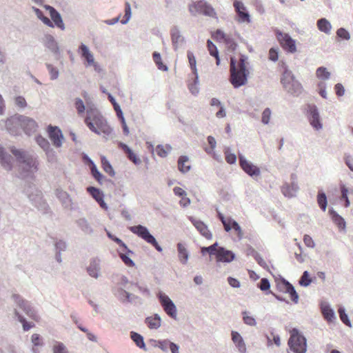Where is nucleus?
Masks as SVG:
<instances>
[{"instance_id": "obj_33", "label": "nucleus", "mask_w": 353, "mask_h": 353, "mask_svg": "<svg viewBox=\"0 0 353 353\" xmlns=\"http://www.w3.org/2000/svg\"><path fill=\"white\" fill-rule=\"evenodd\" d=\"M178 256L182 264H186L189 258V252L183 243H178L176 245Z\"/></svg>"}, {"instance_id": "obj_14", "label": "nucleus", "mask_w": 353, "mask_h": 353, "mask_svg": "<svg viewBox=\"0 0 353 353\" xmlns=\"http://www.w3.org/2000/svg\"><path fill=\"white\" fill-rule=\"evenodd\" d=\"M239 163L241 169L250 176L254 178L260 175V168L257 165H254L252 162L248 161L246 158L240 153H239Z\"/></svg>"}, {"instance_id": "obj_29", "label": "nucleus", "mask_w": 353, "mask_h": 353, "mask_svg": "<svg viewBox=\"0 0 353 353\" xmlns=\"http://www.w3.org/2000/svg\"><path fill=\"white\" fill-rule=\"evenodd\" d=\"M114 295L123 303H131L132 298H137V296L125 291L122 288H118L114 292Z\"/></svg>"}, {"instance_id": "obj_47", "label": "nucleus", "mask_w": 353, "mask_h": 353, "mask_svg": "<svg viewBox=\"0 0 353 353\" xmlns=\"http://www.w3.org/2000/svg\"><path fill=\"white\" fill-rule=\"evenodd\" d=\"M241 314H242L243 323L245 324L250 325V326H255L256 325V321L255 319L253 316H250L249 312L243 311L241 312Z\"/></svg>"}, {"instance_id": "obj_32", "label": "nucleus", "mask_w": 353, "mask_h": 353, "mask_svg": "<svg viewBox=\"0 0 353 353\" xmlns=\"http://www.w3.org/2000/svg\"><path fill=\"white\" fill-rule=\"evenodd\" d=\"M145 323L150 329L157 330L161 325V319L158 314H154L153 316L146 317Z\"/></svg>"}, {"instance_id": "obj_11", "label": "nucleus", "mask_w": 353, "mask_h": 353, "mask_svg": "<svg viewBox=\"0 0 353 353\" xmlns=\"http://www.w3.org/2000/svg\"><path fill=\"white\" fill-rule=\"evenodd\" d=\"M276 39L281 47L289 53H294L296 50L295 40L288 33H285L280 30H275Z\"/></svg>"}, {"instance_id": "obj_35", "label": "nucleus", "mask_w": 353, "mask_h": 353, "mask_svg": "<svg viewBox=\"0 0 353 353\" xmlns=\"http://www.w3.org/2000/svg\"><path fill=\"white\" fill-rule=\"evenodd\" d=\"M310 114L312 119L311 121V125H312V127L316 130L321 129L323 125L321 122L320 115L315 107L310 108Z\"/></svg>"}, {"instance_id": "obj_42", "label": "nucleus", "mask_w": 353, "mask_h": 353, "mask_svg": "<svg viewBox=\"0 0 353 353\" xmlns=\"http://www.w3.org/2000/svg\"><path fill=\"white\" fill-rule=\"evenodd\" d=\"M258 288L266 294H271L272 291L270 290V283L267 278H262L257 284Z\"/></svg>"}, {"instance_id": "obj_5", "label": "nucleus", "mask_w": 353, "mask_h": 353, "mask_svg": "<svg viewBox=\"0 0 353 353\" xmlns=\"http://www.w3.org/2000/svg\"><path fill=\"white\" fill-rule=\"evenodd\" d=\"M281 83L284 90L294 97H298L303 91L301 84L295 79L294 74L287 68H285L282 74Z\"/></svg>"}, {"instance_id": "obj_38", "label": "nucleus", "mask_w": 353, "mask_h": 353, "mask_svg": "<svg viewBox=\"0 0 353 353\" xmlns=\"http://www.w3.org/2000/svg\"><path fill=\"white\" fill-rule=\"evenodd\" d=\"M51 21L53 23V27L55 26L61 30L65 29V25L63 23L62 17L60 13L56 10L50 14Z\"/></svg>"}, {"instance_id": "obj_43", "label": "nucleus", "mask_w": 353, "mask_h": 353, "mask_svg": "<svg viewBox=\"0 0 353 353\" xmlns=\"http://www.w3.org/2000/svg\"><path fill=\"white\" fill-rule=\"evenodd\" d=\"M318 28L320 31L325 33H330L332 26L327 19L325 18L320 19L317 23Z\"/></svg>"}, {"instance_id": "obj_12", "label": "nucleus", "mask_w": 353, "mask_h": 353, "mask_svg": "<svg viewBox=\"0 0 353 353\" xmlns=\"http://www.w3.org/2000/svg\"><path fill=\"white\" fill-rule=\"evenodd\" d=\"M276 288L279 292L289 294L292 302L296 303L299 300V295L294 287L286 279L281 277L276 281Z\"/></svg>"}, {"instance_id": "obj_16", "label": "nucleus", "mask_w": 353, "mask_h": 353, "mask_svg": "<svg viewBox=\"0 0 353 353\" xmlns=\"http://www.w3.org/2000/svg\"><path fill=\"white\" fill-rule=\"evenodd\" d=\"M233 6L236 13V19L239 23H250V15L243 2L239 0H234Z\"/></svg>"}, {"instance_id": "obj_22", "label": "nucleus", "mask_w": 353, "mask_h": 353, "mask_svg": "<svg viewBox=\"0 0 353 353\" xmlns=\"http://www.w3.org/2000/svg\"><path fill=\"white\" fill-rule=\"evenodd\" d=\"M291 178L292 180H294L296 175L294 174H292ZM298 190L299 187L294 181H292L291 183H285L281 188L282 193L285 196L288 198L295 196Z\"/></svg>"}, {"instance_id": "obj_36", "label": "nucleus", "mask_w": 353, "mask_h": 353, "mask_svg": "<svg viewBox=\"0 0 353 353\" xmlns=\"http://www.w3.org/2000/svg\"><path fill=\"white\" fill-rule=\"evenodd\" d=\"M14 316L17 318V320L22 324L23 330L24 331H28L34 326V324L32 322L28 321L17 310H14Z\"/></svg>"}, {"instance_id": "obj_41", "label": "nucleus", "mask_w": 353, "mask_h": 353, "mask_svg": "<svg viewBox=\"0 0 353 353\" xmlns=\"http://www.w3.org/2000/svg\"><path fill=\"white\" fill-rule=\"evenodd\" d=\"M87 192L97 202L100 198L104 197L103 192L98 188L94 186H88L86 188Z\"/></svg>"}, {"instance_id": "obj_25", "label": "nucleus", "mask_w": 353, "mask_h": 353, "mask_svg": "<svg viewBox=\"0 0 353 353\" xmlns=\"http://www.w3.org/2000/svg\"><path fill=\"white\" fill-rule=\"evenodd\" d=\"M12 157L5 149L0 145V163L6 170H11L12 168Z\"/></svg>"}, {"instance_id": "obj_57", "label": "nucleus", "mask_w": 353, "mask_h": 353, "mask_svg": "<svg viewBox=\"0 0 353 353\" xmlns=\"http://www.w3.org/2000/svg\"><path fill=\"white\" fill-rule=\"evenodd\" d=\"M339 318L342 322L350 327H352L351 321L348 319L346 312L343 307H339Z\"/></svg>"}, {"instance_id": "obj_61", "label": "nucleus", "mask_w": 353, "mask_h": 353, "mask_svg": "<svg viewBox=\"0 0 353 353\" xmlns=\"http://www.w3.org/2000/svg\"><path fill=\"white\" fill-rule=\"evenodd\" d=\"M198 83H199V79H197V81H196V76H194L192 82L188 85V88L190 90V92L193 95H196L199 93V90L198 88Z\"/></svg>"}, {"instance_id": "obj_27", "label": "nucleus", "mask_w": 353, "mask_h": 353, "mask_svg": "<svg viewBox=\"0 0 353 353\" xmlns=\"http://www.w3.org/2000/svg\"><path fill=\"white\" fill-rule=\"evenodd\" d=\"M75 223L84 234L92 235L94 233V229L91 223L85 218H79L76 220Z\"/></svg>"}, {"instance_id": "obj_20", "label": "nucleus", "mask_w": 353, "mask_h": 353, "mask_svg": "<svg viewBox=\"0 0 353 353\" xmlns=\"http://www.w3.org/2000/svg\"><path fill=\"white\" fill-rule=\"evenodd\" d=\"M235 257L236 255L232 250H229L223 246L218 248V252L216 256L217 263H229L234 261Z\"/></svg>"}, {"instance_id": "obj_51", "label": "nucleus", "mask_w": 353, "mask_h": 353, "mask_svg": "<svg viewBox=\"0 0 353 353\" xmlns=\"http://www.w3.org/2000/svg\"><path fill=\"white\" fill-rule=\"evenodd\" d=\"M46 68L50 76L51 80H55L59 77V72L57 67L50 63H46Z\"/></svg>"}, {"instance_id": "obj_3", "label": "nucleus", "mask_w": 353, "mask_h": 353, "mask_svg": "<svg viewBox=\"0 0 353 353\" xmlns=\"http://www.w3.org/2000/svg\"><path fill=\"white\" fill-rule=\"evenodd\" d=\"M23 192L38 210L43 214H48L50 212L48 204L43 199L42 192L36 187L35 184L26 181Z\"/></svg>"}, {"instance_id": "obj_15", "label": "nucleus", "mask_w": 353, "mask_h": 353, "mask_svg": "<svg viewBox=\"0 0 353 353\" xmlns=\"http://www.w3.org/2000/svg\"><path fill=\"white\" fill-rule=\"evenodd\" d=\"M47 133L54 147H61L63 141L64 140V137L62 131L58 126L49 125L47 127Z\"/></svg>"}, {"instance_id": "obj_48", "label": "nucleus", "mask_w": 353, "mask_h": 353, "mask_svg": "<svg viewBox=\"0 0 353 353\" xmlns=\"http://www.w3.org/2000/svg\"><path fill=\"white\" fill-rule=\"evenodd\" d=\"M317 201L321 209L325 211L327 207V199L325 194L319 192L317 196Z\"/></svg>"}, {"instance_id": "obj_59", "label": "nucleus", "mask_w": 353, "mask_h": 353, "mask_svg": "<svg viewBox=\"0 0 353 353\" xmlns=\"http://www.w3.org/2000/svg\"><path fill=\"white\" fill-rule=\"evenodd\" d=\"M316 76L322 79H327L330 77V74L326 68L321 67L317 69L316 72Z\"/></svg>"}, {"instance_id": "obj_49", "label": "nucleus", "mask_w": 353, "mask_h": 353, "mask_svg": "<svg viewBox=\"0 0 353 353\" xmlns=\"http://www.w3.org/2000/svg\"><path fill=\"white\" fill-rule=\"evenodd\" d=\"M52 239L54 241V249L55 251L57 252H63L67 248V243L65 241L62 239H57L54 237L51 236Z\"/></svg>"}, {"instance_id": "obj_39", "label": "nucleus", "mask_w": 353, "mask_h": 353, "mask_svg": "<svg viewBox=\"0 0 353 353\" xmlns=\"http://www.w3.org/2000/svg\"><path fill=\"white\" fill-rule=\"evenodd\" d=\"M187 57L188 59V61L190 63V69L194 76H196V81L199 79V74L196 69V58L194 55V53L192 51L188 50L187 52Z\"/></svg>"}, {"instance_id": "obj_26", "label": "nucleus", "mask_w": 353, "mask_h": 353, "mask_svg": "<svg viewBox=\"0 0 353 353\" xmlns=\"http://www.w3.org/2000/svg\"><path fill=\"white\" fill-rule=\"evenodd\" d=\"M170 36L174 50H176L178 45L179 43H183L185 41V39L181 34L180 30L176 26L172 27L170 30Z\"/></svg>"}, {"instance_id": "obj_56", "label": "nucleus", "mask_w": 353, "mask_h": 353, "mask_svg": "<svg viewBox=\"0 0 353 353\" xmlns=\"http://www.w3.org/2000/svg\"><path fill=\"white\" fill-rule=\"evenodd\" d=\"M212 37H213L214 39L219 41H225L226 39L228 37V36H227L225 33L221 29H217L216 30H215L212 33Z\"/></svg>"}, {"instance_id": "obj_10", "label": "nucleus", "mask_w": 353, "mask_h": 353, "mask_svg": "<svg viewBox=\"0 0 353 353\" xmlns=\"http://www.w3.org/2000/svg\"><path fill=\"white\" fill-rule=\"evenodd\" d=\"M157 297L165 312L172 319H176L177 309L174 303L162 291H159Z\"/></svg>"}, {"instance_id": "obj_44", "label": "nucleus", "mask_w": 353, "mask_h": 353, "mask_svg": "<svg viewBox=\"0 0 353 353\" xmlns=\"http://www.w3.org/2000/svg\"><path fill=\"white\" fill-rule=\"evenodd\" d=\"M188 161L187 156H180L178 159V168L182 173H186L190 170V165H185V163Z\"/></svg>"}, {"instance_id": "obj_40", "label": "nucleus", "mask_w": 353, "mask_h": 353, "mask_svg": "<svg viewBox=\"0 0 353 353\" xmlns=\"http://www.w3.org/2000/svg\"><path fill=\"white\" fill-rule=\"evenodd\" d=\"M101 167L103 170L108 174L110 176H114L115 175V172L110 164V161L107 159V158L104 156L101 157Z\"/></svg>"}, {"instance_id": "obj_45", "label": "nucleus", "mask_w": 353, "mask_h": 353, "mask_svg": "<svg viewBox=\"0 0 353 353\" xmlns=\"http://www.w3.org/2000/svg\"><path fill=\"white\" fill-rule=\"evenodd\" d=\"M35 141L44 150H47L49 148H50V144L48 141V140L43 137H42L41 134H39L36 136Z\"/></svg>"}, {"instance_id": "obj_34", "label": "nucleus", "mask_w": 353, "mask_h": 353, "mask_svg": "<svg viewBox=\"0 0 353 353\" xmlns=\"http://www.w3.org/2000/svg\"><path fill=\"white\" fill-rule=\"evenodd\" d=\"M130 339L138 347L145 351L147 350L146 345L144 342V339L142 335L136 332L132 331L130 332Z\"/></svg>"}, {"instance_id": "obj_8", "label": "nucleus", "mask_w": 353, "mask_h": 353, "mask_svg": "<svg viewBox=\"0 0 353 353\" xmlns=\"http://www.w3.org/2000/svg\"><path fill=\"white\" fill-rule=\"evenodd\" d=\"M12 299L17 306L20 307L28 317L34 321L38 320L39 317L37 312L30 301L24 299L19 294H13L12 295Z\"/></svg>"}, {"instance_id": "obj_7", "label": "nucleus", "mask_w": 353, "mask_h": 353, "mask_svg": "<svg viewBox=\"0 0 353 353\" xmlns=\"http://www.w3.org/2000/svg\"><path fill=\"white\" fill-rule=\"evenodd\" d=\"M128 230L152 245L158 252H162V247L159 244L155 237L150 232L147 227L137 225L129 227Z\"/></svg>"}, {"instance_id": "obj_31", "label": "nucleus", "mask_w": 353, "mask_h": 353, "mask_svg": "<svg viewBox=\"0 0 353 353\" xmlns=\"http://www.w3.org/2000/svg\"><path fill=\"white\" fill-rule=\"evenodd\" d=\"M329 214L332 218V222L336 224L338 228L341 230H345L346 228L345 219L333 209L329 210Z\"/></svg>"}, {"instance_id": "obj_52", "label": "nucleus", "mask_w": 353, "mask_h": 353, "mask_svg": "<svg viewBox=\"0 0 353 353\" xmlns=\"http://www.w3.org/2000/svg\"><path fill=\"white\" fill-rule=\"evenodd\" d=\"M225 161L229 164H234L236 161V156L230 152V148H225L224 150Z\"/></svg>"}, {"instance_id": "obj_30", "label": "nucleus", "mask_w": 353, "mask_h": 353, "mask_svg": "<svg viewBox=\"0 0 353 353\" xmlns=\"http://www.w3.org/2000/svg\"><path fill=\"white\" fill-rule=\"evenodd\" d=\"M320 307L323 316L327 321L332 322L335 319L334 311L327 303H321Z\"/></svg>"}, {"instance_id": "obj_58", "label": "nucleus", "mask_w": 353, "mask_h": 353, "mask_svg": "<svg viewBox=\"0 0 353 353\" xmlns=\"http://www.w3.org/2000/svg\"><path fill=\"white\" fill-rule=\"evenodd\" d=\"M108 99L110 101V102L112 103L114 110L115 111L116 114H121V108L119 105V104L117 102L115 98L110 94L108 93Z\"/></svg>"}, {"instance_id": "obj_63", "label": "nucleus", "mask_w": 353, "mask_h": 353, "mask_svg": "<svg viewBox=\"0 0 353 353\" xmlns=\"http://www.w3.org/2000/svg\"><path fill=\"white\" fill-rule=\"evenodd\" d=\"M269 59L276 62L279 59V48L272 47L269 50Z\"/></svg>"}, {"instance_id": "obj_50", "label": "nucleus", "mask_w": 353, "mask_h": 353, "mask_svg": "<svg viewBox=\"0 0 353 353\" xmlns=\"http://www.w3.org/2000/svg\"><path fill=\"white\" fill-rule=\"evenodd\" d=\"M340 190H341L340 200L344 201H345L344 206L345 208H348L349 205H350V200L347 196V193H348L347 188H346L345 185H341Z\"/></svg>"}, {"instance_id": "obj_62", "label": "nucleus", "mask_w": 353, "mask_h": 353, "mask_svg": "<svg viewBox=\"0 0 353 353\" xmlns=\"http://www.w3.org/2000/svg\"><path fill=\"white\" fill-rule=\"evenodd\" d=\"M299 283L300 285L303 287L309 286V271L305 270L299 280Z\"/></svg>"}, {"instance_id": "obj_2", "label": "nucleus", "mask_w": 353, "mask_h": 353, "mask_svg": "<svg viewBox=\"0 0 353 353\" xmlns=\"http://www.w3.org/2000/svg\"><path fill=\"white\" fill-rule=\"evenodd\" d=\"M84 122L87 127L97 134L103 133L109 136L112 132V128L108 124L106 119L95 107L88 108Z\"/></svg>"}, {"instance_id": "obj_18", "label": "nucleus", "mask_w": 353, "mask_h": 353, "mask_svg": "<svg viewBox=\"0 0 353 353\" xmlns=\"http://www.w3.org/2000/svg\"><path fill=\"white\" fill-rule=\"evenodd\" d=\"M21 130L28 136L36 132L38 128L37 123L32 118L21 115Z\"/></svg>"}, {"instance_id": "obj_1", "label": "nucleus", "mask_w": 353, "mask_h": 353, "mask_svg": "<svg viewBox=\"0 0 353 353\" xmlns=\"http://www.w3.org/2000/svg\"><path fill=\"white\" fill-rule=\"evenodd\" d=\"M10 152L19 163V174L22 178L31 176L38 171L39 161L37 156L15 147H12Z\"/></svg>"}, {"instance_id": "obj_4", "label": "nucleus", "mask_w": 353, "mask_h": 353, "mask_svg": "<svg viewBox=\"0 0 353 353\" xmlns=\"http://www.w3.org/2000/svg\"><path fill=\"white\" fill-rule=\"evenodd\" d=\"M236 63V58L230 57L229 81L234 88H239L247 83L250 72L248 69L238 67Z\"/></svg>"}, {"instance_id": "obj_21", "label": "nucleus", "mask_w": 353, "mask_h": 353, "mask_svg": "<svg viewBox=\"0 0 353 353\" xmlns=\"http://www.w3.org/2000/svg\"><path fill=\"white\" fill-rule=\"evenodd\" d=\"M118 148L125 154L127 159L132 161L136 165L141 164V161L139 157L133 152V150L125 143L118 142Z\"/></svg>"}, {"instance_id": "obj_46", "label": "nucleus", "mask_w": 353, "mask_h": 353, "mask_svg": "<svg viewBox=\"0 0 353 353\" xmlns=\"http://www.w3.org/2000/svg\"><path fill=\"white\" fill-rule=\"evenodd\" d=\"M124 12L125 14L123 18L121 20V23L123 25L127 24L128 23L132 16L131 6L130 3L128 1L125 3Z\"/></svg>"}, {"instance_id": "obj_17", "label": "nucleus", "mask_w": 353, "mask_h": 353, "mask_svg": "<svg viewBox=\"0 0 353 353\" xmlns=\"http://www.w3.org/2000/svg\"><path fill=\"white\" fill-rule=\"evenodd\" d=\"M85 161L90 170L92 176L100 184L102 185L103 181L112 182L110 179H107L104 175L98 170L94 162L88 156L85 155Z\"/></svg>"}, {"instance_id": "obj_6", "label": "nucleus", "mask_w": 353, "mask_h": 353, "mask_svg": "<svg viewBox=\"0 0 353 353\" xmlns=\"http://www.w3.org/2000/svg\"><path fill=\"white\" fill-rule=\"evenodd\" d=\"M290 336L288 341L290 350L294 353H305L307 339L296 327L290 331Z\"/></svg>"}, {"instance_id": "obj_53", "label": "nucleus", "mask_w": 353, "mask_h": 353, "mask_svg": "<svg viewBox=\"0 0 353 353\" xmlns=\"http://www.w3.org/2000/svg\"><path fill=\"white\" fill-rule=\"evenodd\" d=\"M53 353H69L65 345L61 343L56 341L55 344L52 347Z\"/></svg>"}, {"instance_id": "obj_28", "label": "nucleus", "mask_w": 353, "mask_h": 353, "mask_svg": "<svg viewBox=\"0 0 353 353\" xmlns=\"http://www.w3.org/2000/svg\"><path fill=\"white\" fill-rule=\"evenodd\" d=\"M44 46L54 55L59 54V48L55 39L51 34H46L44 37Z\"/></svg>"}, {"instance_id": "obj_19", "label": "nucleus", "mask_w": 353, "mask_h": 353, "mask_svg": "<svg viewBox=\"0 0 353 353\" xmlns=\"http://www.w3.org/2000/svg\"><path fill=\"white\" fill-rule=\"evenodd\" d=\"M188 219L203 236L208 240L212 239V232L208 230L207 225L203 221L192 216H188Z\"/></svg>"}, {"instance_id": "obj_23", "label": "nucleus", "mask_w": 353, "mask_h": 353, "mask_svg": "<svg viewBox=\"0 0 353 353\" xmlns=\"http://www.w3.org/2000/svg\"><path fill=\"white\" fill-rule=\"evenodd\" d=\"M55 194L64 208L69 210L72 209V199L68 192L63 191L61 188H57Z\"/></svg>"}, {"instance_id": "obj_9", "label": "nucleus", "mask_w": 353, "mask_h": 353, "mask_svg": "<svg viewBox=\"0 0 353 353\" xmlns=\"http://www.w3.org/2000/svg\"><path fill=\"white\" fill-rule=\"evenodd\" d=\"M189 11L192 15H195L196 12L211 17L216 15L214 9L205 0L193 2L189 6Z\"/></svg>"}, {"instance_id": "obj_64", "label": "nucleus", "mask_w": 353, "mask_h": 353, "mask_svg": "<svg viewBox=\"0 0 353 353\" xmlns=\"http://www.w3.org/2000/svg\"><path fill=\"white\" fill-rule=\"evenodd\" d=\"M270 116L271 110L269 108H265L262 112L261 122L265 125L268 124L270 122Z\"/></svg>"}, {"instance_id": "obj_55", "label": "nucleus", "mask_w": 353, "mask_h": 353, "mask_svg": "<svg viewBox=\"0 0 353 353\" xmlns=\"http://www.w3.org/2000/svg\"><path fill=\"white\" fill-rule=\"evenodd\" d=\"M117 114V117L118 119L121 122L123 134L125 135L128 136L129 134V133H130V130H129V128H128V125L126 124L125 119L124 118L123 111H121V114Z\"/></svg>"}, {"instance_id": "obj_54", "label": "nucleus", "mask_w": 353, "mask_h": 353, "mask_svg": "<svg viewBox=\"0 0 353 353\" xmlns=\"http://www.w3.org/2000/svg\"><path fill=\"white\" fill-rule=\"evenodd\" d=\"M74 107L77 113L81 115L85 112V106L83 101L80 98H76L74 100Z\"/></svg>"}, {"instance_id": "obj_13", "label": "nucleus", "mask_w": 353, "mask_h": 353, "mask_svg": "<svg viewBox=\"0 0 353 353\" xmlns=\"http://www.w3.org/2000/svg\"><path fill=\"white\" fill-rule=\"evenodd\" d=\"M21 114H16L6 119L5 126L12 135L17 136L21 133Z\"/></svg>"}, {"instance_id": "obj_60", "label": "nucleus", "mask_w": 353, "mask_h": 353, "mask_svg": "<svg viewBox=\"0 0 353 353\" xmlns=\"http://www.w3.org/2000/svg\"><path fill=\"white\" fill-rule=\"evenodd\" d=\"M157 346L163 352H168L172 341L168 339L159 340Z\"/></svg>"}, {"instance_id": "obj_24", "label": "nucleus", "mask_w": 353, "mask_h": 353, "mask_svg": "<svg viewBox=\"0 0 353 353\" xmlns=\"http://www.w3.org/2000/svg\"><path fill=\"white\" fill-rule=\"evenodd\" d=\"M100 270V260L98 258H92L89 265L86 268L88 274L91 277L97 279L99 276Z\"/></svg>"}, {"instance_id": "obj_37", "label": "nucleus", "mask_w": 353, "mask_h": 353, "mask_svg": "<svg viewBox=\"0 0 353 353\" xmlns=\"http://www.w3.org/2000/svg\"><path fill=\"white\" fill-rule=\"evenodd\" d=\"M32 10L37 15V17L46 26L50 28H53V23L52 21L46 16H45L43 12L39 8H36L34 6L32 7Z\"/></svg>"}]
</instances>
